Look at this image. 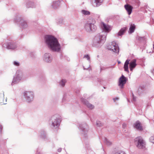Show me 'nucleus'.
<instances>
[{"label": "nucleus", "mask_w": 154, "mask_h": 154, "mask_svg": "<svg viewBox=\"0 0 154 154\" xmlns=\"http://www.w3.org/2000/svg\"><path fill=\"white\" fill-rule=\"evenodd\" d=\"M127 81V78L123 75H122L119 79L118 84V85L120 86L121 88H123L124 85L126 83Z\"/></svg>", "instance_id": "obj_10"}, {"label": "nucleus", "mask_w": 154, "mask_h": 154, "mask_svg": "<svg viewBox=\"0 0 154 154\" xmlns=\"http://www.w3.org/2000/svg\"><path fill=\"white\" fill-rule=\"evenodd\" d=\"M118 64H120L121 63V62L120 61H118Z\"/></svg>", "instance_id": "obj_47"}, {"label": "nucleus", "mask_w": 154, "mask_h": 154, "mask_svg": "<svg viewBox=\"0 0 154 154\" xmlns=\"http://www.w3.org/2000/svg\"><path fill=\"white\" fill-rule=\"evenodd\" d=\"M153 49H154V45H153Z\"/></svg>", "instance_id": "obj_49"}, {"label": "nucleus", "mask_w": 154, "mask_h": 154, "mask_svg": "<svg viewBox=\"0 0 154 154\" xmlns=\"http://www.w3.org/2000/svg\"><path fill=\"white\" fill-rule=\"evenodd\" d=\"M82 12L85 15H88L90 14V12L87 11L83 10H82Z\"/></svg>", "instance_id": "obj_29"}, {"label": "nucleus", "mask_w": 154, "mask_h": 154, "mask_svg": "<svg viewBox=\"0 0 154 154\" xmlns=\"http://www.w3.org/2000/svg\"><path fill=\"white\" fill-rule=\"evenodd\" d=\"M61 121L60 115L56 114L51 116L49 120V123L53 128L57 129L59 127Z\"/></svg>", "instance_id": "obj_3"}, {"label": "nucleus", "mask_w": 154, "mask_h": 154, "mask_svg": "<svg viewBox=\"0 0 154 154\" xmlns=\"http://www.w3.org/2000/svg\"><path fill=\"white\" fill-rule=\"evenodd\" d=\"M107 48L111 50L115 53L118 54L119 51V48L118 44L115 42H112L111 44L107 46Z\"/></svg>", "instance_id": "obj_6"}, {"label": "nucleus", "mask_w": 154, "mask_h": 154, "mask_svg": "<svg viewBox=\"0 0 154 154\" xmlns=\"http://www.w3.org/2000/svg\"><path fill=\"white\" fill-rule=\"evenodd\" d=\"M126 30L125 28H122L119 32L118 33V36H121L123 35L125 33Z\"/></svg>", "instance_id": "obj_26"}, {"label": "nucleus", "mask_w": 154, "mask_h": 154, "mask_svg": "<svg viewBox=\"0 0 154 154\" xmlns=\"http://www.w3.org/2000/svg\"><path fill=\"white\" fill-rule=\"evenodd\" d=\"M40 137L43 139H45L46 138V134L45 131L44 130H42L41 131Z\"/></svg>", "instance_id": "obj_27"}, {"label": "nucleus", "mask_w": 154, "mask_h": 154, "mask_svg": "<svg viewBox=\"0 0 154 154\" xmlns=\"http://www.w3.org/2000/svg\"><path fill=\"white\" fill-rule=\"evenodd\" d=\"M4 93L0 94V104L1 105L5 104L6 103L4 102Z\"/></svg>", "instance_id": "obj_24"}, {"label": "nucleus", "mask_w": 154, "mask_h": 154, "mask_svg": "<svg viewBox=\"0 0 154 154\" xmlns=\"http://www.w3.org/2000/svg\"><path fill=\"white\" fill-rule=\"evenodd\" d=\"M30 56L31 57L33 58L35 57L34 54L33 53H30Z\"/></svg>", "instance_id": "obj_38"}, {"label": "nucleus", "mask_w": 154, "mask_h": 154, "mask_svg": "<svg viewBox=\"0 0 154 154\" xmlns=\"http://www.w3.org/2000/svg\"><path fill=\"white\" fill-rule=\"evenodd\" d=\"M45 42L48 48L54 52H59L61 49L60 45L57 39L54 36L47 35L45 37Z\"/></svg>", "instance_id": "obj_1"}, {"label": "nucleus", "mask_w": 154, "mask_h": 154, "mask_svg": "<svg viewBox=\"0 0 154 154\" xmlns=\"http://www.w3.org/2000/svg\"><path fill=\"white\" fill-rule=\"evenodd\" d=\"M99 81H100V80H98V82H99Z\"/></svg>", "instance_id": "obj_50"}, {"label": "nucleus", "mask_w": 154, "mask_h": 154, "mask_svg": "<svg viewBox=\"0 0 154 154\" xmlns=\"http://www.w3.org/2000/svg\"><path fill=\"white\" fill-rule=\"evenodd\" d=\"M63 20L62 19H59V24H60L61 23H62L63 22Z\"/></svg>", "instance_id": "obj_40"}, {"label": "nucleus", "mask_w": 154, "mask_h": 154, "mask_svg": "<svg viewBox=\"0 0 154 154\" xmlns=\"http://www.w3.org/2000/svg\"><path fill=\"white\" fill-rule=\"evenodd\" d=\"M84 58H87L88 60L89 61L90 60V57L89 56L88 54L85 55L84 57Z\"/></svg>", "instance_id": "obj_35"}, {"label": "nucleus", "mask_w": 154, "mask_h": 154, "mask_svg": "<svg viewBox=\"0 0 154 154\" xmlns=\"http://www.w3.org/2000/svg\"><path fill=\"white\" fill-rule=\"evenodd\" d=\"M21 79V77L19 76V75H17L15 77H14L11 83V85H13L14 84L18 83Z\"/></svg>", "instance_id": "obj_17"}, {"label": "nucleus", "mask_w": 154, "mask_h": 154, "mask_svg": "<svg viewBox=\"0 0 154 154\" xmlns=\"http://www.w3.org/2000/svg\"><path fill=\"white\" fill-rule=\"evenodd\" d=\"M62 150V149L61 148H59L58 149L57 151L59 152H60Z\"/></svg>", "instance_id": "obj_42"}, {"label": "nucleus", "mask_w": 154, "mask_h": 154, "mask_svg": "<svg viewBox=\"0 0 154 154\" xmlns=\"http://www.w3.org/2000/svg\"><path fill=\"white\" fill-rule=\"evenodd\" d=\"M149 140L150 142L154 143V136H152L150 137Z\"/></svg>", "instance_id": "obj_32"}, {"label": "nucleus", "mask_w": 154, "mask_h": 154, "mask_svg": "<svg viewBox=\"0 0 154 154\" xmlns=\"http://www.w3.org/2000/svg\"><path fill=\"white\" fill-rule=\"evenodd\" d=\"M5 47L7 49H14L17 47L15 44L13 42H9L4 44L2 45V47Z\"/></svg>", "instance_id": "obj_11"}, {"label": "nucleus", "mask_w": 154, "mask_h": 154, "mask_svg": "<svg viewBox=\"0 0 154 154\" xmlns=\"http://www.w3.org/2000/svg\"><path fill=\"white\" fill-rule=\"evenodd\" d=\"M14 21L19 24L20 27L23 28H26L28 26L27 23L19 14L17 15L15 17L14 19Z\"/></svg>", "instance_id": "obj_4"}, {"label": "nucleus", "mask_w": 154, "mask_h": 154, "mask_svg": "<svg viewBox=\"0 0 154 154\" xmlns=\"http://www.w3.org/2000/svg\"><path fill=\"white\" fill-rule=\"evenodd\" d=\"M125 8L128 12V15H130L132 11L133 8L132 6L128 4H126L124 6Z\"/></svg>", "instance_id": "obj_19"}, {"label": "nucleus", "mask_w": 154, "mask_h": 154, "mask_svg": "<svg viewBox=\"0 0 154 154\" xmlns=\"http://www.w3.org/2000/svg\"><path fill=\"white\" fill-rule=\"evenodd\" d=\"M119 99V98H118V97H116V98H114V99H113V100H114V101H115V100H118Z\"/></svg>", "instance_id": "obj_43"}, {"label": "nucleus", "mask_w": 154, "mask_h": 154, "mask_svg": "<svg viewBox=\"0 0 154 154\" xmlns=\"http://www.w3.org/2000/svg\"><path fill=\"white\" fill-rule=\"evenodd\" d=\"M103 1V0H94L93 5L95 7H98L101 4Z\"/></svg>", "instance_id": "obj_23"}, {"label": "nucleus", "mask_w": 154, "mask_h": 154, "mask_svg": "<svg viewBox=\"0 0 154 154\" xmlns=\"http://www.w3.org/2000/svg\"><path fill=\"white\" fill-rule=\"evenodd\" d=\"M129 61L130 60L128 59L127 60L125 63L124 66V68L125 71L128 72H129L128 70V65L129 64Z\"/></svg>", "instance_id": "obj_22"}, {"label": "nucleus", "mask_w": 154, "mask_h": 154, "mask_svg": "<svg viewBox=\"0 0 154 154\" xmlns=\"http://www.w3.org/2000/svg\"><path fill=\"white\" fill-rule=\"evenodd\" d=\"M60 4V1L59 0L53 2L51 5L53 8L54 9L58 8Z\"/></svg>", "instance_id": "obj_18"}, {"label": "nucleus", "mask_w": 154, "mask_h": 154, "mask_svg": "<svg viewBox=\"0 0 154 154\" xmlns=\"http://www.w3.org/2000/svg\"><path fill=\"white\" fill-rule=\"evenodd\" d=\"M132 96L133 97V101H135L136 100V97H134V95L133 94Z\"/></svg>", "instance_id": "obj_39"}, {"label": "nucleus", "mask_w": 154, "mask_h": 154, "mask_svg": "<svg viewBox=\"0 0 154 154\" xmlns=\"http://www.w3.org/2000/svg\"><path fill=\"white\" fill-rule=\"evenodd\" d=\"M145 90L144 86H140L138 89V94L140 96L142 95Z\"/></svg>", "instance_id": "obj_21"}, {"label": "nucleus", "mask_w": 154, "mask_h": 154, "mask_svg": "<svg viewBox=\"0 0 154 154\" xmlns=\"http://www.w3.org/2000/svg\"><path fill=\"white\" fill-rule=\"evenodd\" d=\"M101 27L103 31L104 32H102L101 33L104 34V32H105L107 33V32H108L109 31V27L105 23H103V25L101 26Z\"/></svg>", "instance_id": "obj_20"}, {"label": "nucleus", "mask_w": 154, "mask_h": 154, "mask_svg": "<svg viewBox=\"0 0 154 154\" xmlns=\"http://www.w3.org/2000/svg\"><path fill=\"white\" fill-rule=\"evenodd\" d=\"M115 154H126L125 152L123 151H119L116 152Z\"/></svg>", "instance_id": "obj_34"}, {"label": "nucleus", "mask_w": 154, "mask_h": 154, "mask_svg": "<svg viewBox=\"0 0 154 154\" xmlns=\"http://www.w3.org/2000/svg\"><path fill=\"white\" fill-rule=\"evenodd\" d=\"M151 72L152 73H154V69H153L151 71Z\"/></svg>", "instance_id": "obj_46"}, {"label": "nucleus", "mask_w": 154, "mask_h": 154, "mask_svg": "<svg viewBox=\"0 0 154 154\" xmlns=\"http://www.w3.org/2000/svg\"><path fill=\"white\" fill-rule=\"evenodd\" d=\"M35 4L32 0H28L26 2V6L27 8H35Z\"/></svg>", "instance_id": "obj_15"}, {"label": "nucleus", "mask_w": 154, "mask_h": 154, "mask_svg": "<svg viewBox=\"0 0 154 154\" xmlns=\"http://www.w3.org/2000/svg\"><path fill=\"white\" fill-rule=\"evenodd\" d=\"M145 37H139V38H138V39L139 40H144V39H145Z\"/></svg>", "instance_id": "obj_37"}, {"label": "nucleus", "mask_w": 154, "mask_h": 154, "mask_svg": "<svg viewBox=\"0 0 154 154\" xmlns=\"http://www.w3.org/2000/svg\"><path fill=\"white\" fill-rule=\"evenodd\" d=\"M2 126L0 124V132L1 133L2 130Z\"/></svg>", "instance_id": "obj_41"}, {"label": "nucleus", "mask_w": 154, "mask_h": 154, "mask_svg": "<svg viewBox=\"0 0 154 154\" xmlns=\"http://www.w3.org/2000/svg\"><path fill=\"white\" fill-rule=\"evenodd\" d=\"M134 127L139 131H142L143 130V127L139 121H137L134 125Z\"/></svg>", "instance_id": "obj_12"}, {"label": "nucleus", "mask_w": 154, "mask_h": 154, "mask_svg": "<svg viewBox=\"0 0 154 154\" xmlns=\"http://www.w3.org/2000/svg\"><path fill=\"white\" fill-rule=\"evenodd\" d=\"M153 45H154V44Z\"/></svg>", "instance_id": "obj_52"}, {"label": "nucleus", "mask_w": 154, "mask_h": 154, "mask_svg": "<svg viewBox=\"0 0 154 154\" xmlns=\"http://www.w3.org/2000/svg\"><path fill=\"white\" fill-rule=\"evenodd\" d=\"M23 94L27 102L29 103L33 100L34 94L32 91H26Z\"/></svg>", "instance_id": "obj_8"}, {"label": "nucleus", "mask_w": 154, "mask_h": 154, "mask_svg": "<svg viewBox=\"0 0 154 154\" xmlns=\"http://www.w3.org/2000/svg\"><path fill=\"white\" fill-rule=\"evenodd\" d=\"M136 60L135 59L132 60L129 63V68L131 71H132L133 69L137 65L136 63Z\"/></svg>", "instance_id": "obj_16"}, {"label": "nucleus", "mask_w": 154, "mask_h": 154, "mask_svg": "<svg viewBox=\"0 0 154 154\" xmlns=\"http://www.w3.org/2000/svg\"><path fill=\"white\" fill-rule=\"evenodd\" d=\"M14 65L17 66H19L20 65V64L19 62H17L16 61L14 62Z\"/></svg>", "instance_id": "obj_36"}, {"label": "nucleus", "mask_w": 154, "mask_h": 154, "mask_svg": "<svg viewBox=\"0 0 154 154\" xmlns=\"http://www.w3.org/2000/svg\"><path fill=\"white\" fill-rule=\"evenodd\" d=\"M122 125H123V127L124 128L125 125H124V124H123Z\"/></svg>", "instance_id": "obj_48"}, {"label": "nucleus", "mask_w": 154, "mask_h": 154, "mask_svg": "<svg viewBox=\"0 0 154 154\" xmlns=\"http://www.w3.org/2000/svg\"><path fill=\"white\" fill-rule=\"evenodd\" d=\"M81 100L83 103L85 104L87 107L91 109L94 108V106L93 105L90 103L88 101L83 98H81Z\"/></svg>", "instance_id": "obj_14"}, {"label": "nucleus", "mask_w": 154, "mask_h": 154, "mask_svg": "<svg viewBox=\"0 0 154 154\" xmlns=\"http://www.w3.org/2000/svg\"><path fill=\"white\" fill-rule=\"evenodd\" d=\"M66 82V81L65 80L63 79L59 82V84L62 86L63 87L65 85Z\"/></svg>", "instance_id": "obj_28"}, {"label": "nucleus", "mask_w": 154, "mask_h": 154, "mask_svg": "<svg viewBox=\"0 0 154 154\" xmlns=\"http://www.w3.org/2000/svg\"><path fill=\"white\" fill-rule=\"evenodd\" d=\"M89 67H88V68H85L84 67V66H83L84 69V70L87 69H88V68Z\"/></svg>", "instance_id": "obj_45"}, {"label": "nucleus", "mask_w": 154, "mask_h": 154, "mask_svg": "<svg viewBox=\"0 0 154 154\" xmlns=\"http://www.w3.org/2000/svg\"><path fill=\"white\" fill-rule=\"evenodd\" d=\"M96 124L98 126H100L102 125V124L101 122L99 121H97Z\"/></svg>", "instance_id": "obj_33"}, {"label": "nucleus", "mask_w": 154, "mask_h": 154, "mask_svg": "<svg viewBox=\"0 0 154 154\" xmlns=\"http://www.w3.org/2000/svg\"><path fill=\"white\" fill-rule=\"evenodd\" d=\"M111 67H106L103 66H100V71L101 72L102 71L105 70L106 69H108Z\"/></svg>", "instance_id": "obj_31"}, {"label": "nucleus", "mask_w": 154, "mask_h": 154, "mask_svg": "<svg viewBox=\"0 0 154 154\" xmlns=\"http://www.w3.org/2000/svg\"><path fill=\"white\" fill-rule=\"evenodd\" d=\"M104 141L107 145H110L111 144V143L106 137L104 138Z\"/></svg>", "instance_id": "obj_30"}, {"label": "nucleus", "mask_w": 154, "mask_h": 154, "mask_svg": "<svg viewBox=\"0 0 154 154\" xmlns=\"http://www.w3.org/2000/svg\"><path fill=\"white\" fill-rule=\"evenodd\" d=\"M88 126L87 124L85 122H83L79 125V128L82 131V134H83L85 138L87 137V132L88 131L87 130Z\"/></svg>", "instance_id": "obj_9"}, {"label": "nucleus", "mask_w": 154, "mask_h": 154, "mask_svg": "<svg viewBox=\"0 0 154 154\" xmlns=\"http://www.w3.org/2000/svg\"><path fill=\"white\" fill-rule=\"evenodd\" d=\"M107 34L105 32L104 34L100 33L96 35L93 39V46L97 48L101 46L106 40Z\"/></svg>", "instance_id": "obj_2"}, {"label": "nucleus", "mask_w": 154, "mask_h": 154, "mask_svg": "<svg viewBox=\"0 0 154 154\" xmlns=\"http://www.w3.org/2000/svg\"><path fill=\"white\" fill-rule=\"evenodd\" d=\"M104 88H105V87H104Z\"/></svg>", "instance_id": "obj_51"}, {"label": "nucleus", "mask_w": 154, "mask_h": 154, "mask_svg": "<svg viewBox=\"0 0 154 154\" xmlns=\"http://www.w3.org/2000/svg\"><path fill=\"white\" fill-rule=\"evenodd\" d=\"M52 56L50 54L46 53L45 54L44 59L46 62L51 63L52 61Z\"/></svg>", "instance_id": "obj_13"}, {"label": "nucleus", "mask_w": 154, "mask_h": 154, "mask_svg": "<svg viewBox=\"0 0 154 154\" xmlns=\"http://www.w3.org/2000/svg\"><path fill=\"white\" fill-rule=\"evenodd\" d=\"M135 143H137V146L139 149H144L145 148V144L141 137H137L135 139Z\"/></svg>", "instance_id": "obj_7"}, {"label": "nucleus", "mask_w": 154, "mask_h": 154, "mask_svg": "<svg viewBox=\"0 0 154 154\" xmlns=\"http://www.w3.org/2000/svg\"><path fill=\"white\" fill-rule=\"evenodd\" d=\"M75 92L76 93H79V90H77L75 91Z\"/></svg>", "instance_id": "obj_44"}, {"label": "nucleus", "mask_w": 154, "mask_h": 154, "mask_svg": "<svg viewBox=\"0 0 154 154\" xmlns=\"http://www.w3.org/2000/svg\"><path fill=\"white\" fill-rule=\"evenodd\" d=\"M84 29L88 32H94L96 30L97 28L96 26L94 23L87 22L85 24Z\"/></svg>", "instance_id": "obj_5"}, {"label": "nucleus", "mask_w": 154, "mask_h": 154, "mask_svg": "<svg viewBox=\"0 0 154 154\" xmlns=\"http://www.w3.org/2000/svg\"><path fill=\"white\" fill-rule=\"evenodd\" d=\"M135 29V26L134 24H131L129 29L130 33H131L134 32Z\"/></svg>", "instance_id": "obj_25"}]
</instances>
